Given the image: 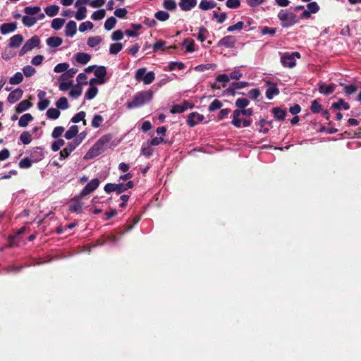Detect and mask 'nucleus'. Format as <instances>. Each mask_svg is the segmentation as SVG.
Here are the masks:
<instances>
[{"instance_id": "obj_5", "label": "nucleus", "mask_w": 361, "mask_h": 361, "mask_svg": "<svg viewBox=\"0 0 361 361\" xmlns=\"http://www.w3.org/2000/svg\"><path fill=\"white\" fill-rule=\"evenodd\" d=\"M99 185V180L98 178H94L90 182H89L82 189L80 192V196H86L90 193L94 191Z\"/></svg>"}, {"instance_id": "obj_64", "label": "nucleus", "mask_w": 361, "mask_h": 361, "mask_svg": "<svg viewBox=\"0 0 361 361\" xmlns=\"http://www.w3.org/2000/svg\"><path fill=\"white\" fill-rule=\"evenodd\" d=\"M183 46L186 47V51L189 53H192L195 51V44L193 42H189V39L188 38L185 39L183 42Z\"/></svg>"}, {"instance_id": "obj_51", "label": "nucleus", "mask_w": 361, "mask_h": 361, "mask_svg": "<svg viewBox=\"0 0 361 361\" xmlns=\"http://www.w3.org/2000/svg\"><path fill=\"white\" fill-rule=\"evenodd\" d=\"M250 102L247 98H238L236 99L235 104L238 109H243L248 106Z\"/></svg>"}, {"instance_id": "obj_41", "label": "nucleus", "mask_w": 361, "mask_h": 361, "mask_svg": "<svg viewBox=\"0 0 361 361\" xmlns=\"http://www.w3.org/2000/svg\"><path fill=\"white\" fill-rule=\"evenodd\" d=\"M102 42V38L99 36L90 37L87 39V45L90 47H95L98 44H99Z\"/></svg>"}, {"instance_id": "obj_12", "label": "nucleus", "mask_w": 361, "mask_h": 361, "mask_svg": "<svg viewBox=\"0 0 361 361\" xmlns=\"http://www.w3.org/2000/svg\"><path fill=\"white\" fill-rule=\"evenodd\" d=\"M23 94V91L20 88H17L10 92L7 100L10 104H14L21 99Z\"/></svg>"}, {"instance_id": "obj_57", "label": "nucleus", "mask_w": 361, "mask_h": 361, "mask_svg": "<svg viewBox=\"0 0 361 361\" xmlns=\"http://www.w3.org/2000/svg\"><path fill=\"white\" fill-rule=\"evenodd\" d=\"M83 137H78L71 142H69L67 147L72 151H73L82 142Z\"/></svg>"}, {"instance_id": "obj_10", "label": "nucleus", "mask_w": 361, "mask_h": 361, "mask_svg": "<svg viewBox=\"0 0 361 361\" xmlns=\"http://www.w3.org/2000/svg\"><path fill=\"white\" fill-rule=\"evenodd\" d=\"M249 83L245 81L232 82L231 85L226 90V92L231 96L235 94V90L244 88L248 86Z\"/></svg>"}, {"instance_id": "obj_44", "label": "nucleus", "mask_w": 361, "mask_h": 361, "mask_svg": "<svg viewBox=\"0 0 361 361\" xmlns=\"http://www.w3.org/2000/svg\"><path fill=\"white\" fill-rule=\"evenodd\" d=\"M94 75L99 79H104L106 75V68L105 66H98L94 71Z\"/></svg>"}, {"instance_id": "obj_53", "label": "nucleus", "mask_w": 361, "mask_h": 361, "mask_svg": "<svg viewBox=\"0 0 361 361\" xmlns=\"http://www.w3.org/2000/svg\"><path fill=\"white\" fill-rule=\"evenodd\" d=\"M32 161L28 157H25L20 161L18 166L21 169H28L31 167Z\"/></svg>"}, {"instance_id": "obj_2", "label": "nucleus", "mask_w": 361, "mask_h": 361, "mask_svg": "<svg viewBox=\"0 0 361 361\" xmlns=\"http://www.w3.org/2000/svg\"><path fill=\"white\" fill-rule=\"evenodd\" d=\"M278 18L281 21V25L283 27H290L298 22V18L295 13L285 10L279 11Z\"/></svg>"}, {"instance_id": "obj_46", "label": "nucleus", "mask_w": 361, "mask_h": 361, "mask_svg": "<svg viewBox=\"0 0 361 361\" xmlns=\"http://www.w3.org/2000/svg\"><path fill=\"white\" fill-rule=\"evenodd\" d=\"M59 88L61 91H63V92L67 91L73 85V80H70V81L59 80Z\"/></svg>"}, {"instance_id": "obj_11", "label": "nucleus", "mask_w": 361, "mask_h": 361, "mask_svg": "<svg viewBox=\"0 0 361 361\" xmlns=\"http://www.w3.org/2000/svg\"><path fill=\"white\" fill-rule=\"evenodd\" d=\"M281 62L284 67L290 68H293L295 65V59H293V55H290V53H284L281 57Z\"/></svg>"}, {"instance_id": "obj_43", "label": "nucleus", "mask_w": 361, "mask_h": 361, "mask_svg": "<svg viewBox=\"0 0 361 361\" xmlns=\"http://www.w3.org/2000/svg\"><path fill=\"white\" fill-rule=\"evenodd\" d=\"M116 23L117 20L116 19V18L113 16L109 17L106 19V20L104 23V28L106 30H111L115 27Z\"/></svg>"}, {"instance_id": "obj_50", "label": "nucleus", "mask_w": 361, "mask_h": 361, "mask_svg": "<svg viewBox=\"0 0 361 361\" xmlns=\"http://www.w3.org/2000/svg\"><path fill=\"white\" fill-rule=\"evenodd\" d=\"M106 16V11L104 9H100L97 11H94L92 16L91 18L93 20H100L103 19Z\"/></svg>"}, {"instance_id": "obj_63", "label": "nucleus", "mask_w": 361, "mask_h": 361, "mask_svg": "<svg viewBox=\"0 0 361 361\" xmlns=\"http://www.w3.org/2000/svg\"><path fill=\"white\" fill-rule=\"evenodd\" d=\"M86 116V114L85 111H80L78 114H76L74 116L72 117L71 121L72 123H76L85 118Z\"/></svg>"}, {"instance_id": "obj_6", "label": "nucleus", "mask_w": 361, "mask_h": 361, "mask_svg": "<svg viewBox=\"0 0 361 361\" xmlns=\"http://www.w3.org/2000/svg\"><path fill=\"white\" fill-rule=\"evenodd\" d=\"M195 104L192 102L185 100L182 104H175L172 106L171 112L172 114H180L186 111L188 109H192Z\"/></svg>"}, {"instance_id": "obj_35", "label": "nucleus", "mask_w": 361, "mask_h": 361, "mask_svg": "<svg viewBox=\"0 0 361 361\" xmlns=\"http://www.w3.org/2000/svg\"><path fill=\"white\" fill-rule=\"evenodd\" d=\"M154 17L157 20L164 22L166 21L169 17L170 15L168 12L164 11H159L154 13Z\"/></svg>"}, {"instance_id": "obj_60", "label": "nucleus", "mask_w": 361, "mask_h": 361, "mask_svg": "<svg viewBox=\"0 0 361 361\" xmlns=\"http://www.w3.org/2000/svg\"><path fill=\"white\" fill-rule=\"evenodd\" d=\"M178 68L179 70H183L185 68V64L182 62L172 61L169 64V71H172Z\"/></svg>"}, {"instance_id": "obj_8", "label": "nucleus", "mask_w": 361, "mask_h": 361, "mask_svg": "<svg viewBox=\"0 0 361 361\" xmlns=\"http://www.w3.org/2000/svg\"><path fill=\"white\" fill-rule=\"evenodd\" d=\"M104 151V147H100L97 142L89 149L85 155V159H92L99 156Z\"/></svg>"}, {"instance_id": "obj_9", "label": "nucleus", "mask_w": 361, "mask_h": 361, "mask_svg": "<svg viewBox=\"0 0 361 361\" xmlns=\"http://www.w3.org/2000/svg\"><path fill=\"white\" fill-rule=\"evenodd\" d=\"M236 43V38L233 35H228L221 39L218 42L219 47H225L226 48H233Z\"/></svg>"}, {"instance_id": "obj_39", "label": "nucleus", "mask_w": 361, "mask_h": 361, "mask_svg": "<svg viewBox=\"0 0 361 361\" xmlns=\"http://www.w3.org/2000/svg\"><path fill=\"white\" fill-rule=\"evenodd\" d=\"M98 92V88L95 86H90L85 94L87 99H92L94 98Z\"/></svg>"}, {"instance_id": "obj_22", "label": "nucleus", "mask_w": 361, "mask_h": 361, "mask_svg": "<svg viewBox=\"0 0 361 361\" xmlns=\"http://www.w3.org/2000/svg\"><path fill=\"white\" fill-rule=\"evenodd\" d=\"M23 41V37L21 35H16L10 38L8 46L10 47H18Z\"/></svg>"}, {"instance_id": "obj_52", "label": "nucleus", "mask_w": 361, "mask_h": 361, "mask_svg": "<svg viewBox=\"0 0 361 361\" xmlns=\"http://www.w3.org/2000/svg\"><path fill=\"white\" fill-rule=\"evenodd\" d=\"M310 110L314 114H318L322 111V106L318 99H314L311 102Z\"/></svg>"}, {"instance_id": "obj_25", "label": "nucleus", "mask_w": 361, "mask_h": 361, "mask_svg": "<svg viewBox=\"0 0 361 361\" xmlns=\"http://www.w3.org/2000/svg\"><path fill=\"white\" fill-rule=\"evenodd\" d=\"M33 119L34 118L30 114H25L20 118L18 126L25 128L28 125L29 122L32 121Z\"/></svg>"}, {"instance_id": "obj_49", "label": "nucleus", "mask_w": 361, "mask_h": 361, "mask_svg": "<svg viewBox=\"0 0 361 361\" xmlns=\"http://www.w3.org/2000/svg\"><path fill=\"white\" fill-rule=\"evenodd\" d=\"M103 121L104 118L101 115L96 114L92 120V126L94 128H97L101 126Z\"/></svg>"}, {"instance_id": "obj_23", "label": "nucleus", "mask_w": 361, "mask_h": 361, "mask_svg": "<svg viewBox=\"0 0 361 361\" xmlns=\"http://www.w3.org/2000/svg\"><path fill=\"white\" fill-rule=\"evenodd\" d=\"M46 42L49 47L56 48L62 44L63 39L59 37H50L47 39Z\"/></svg>"}, {"instance_id": "obj_30", "label": "nucleus", "mask_w": 361, "mask_h": 361, "mask_svg": "<svg viewBox=\"0 0 361 361\" xmlns=\"http://www.w3.org/2000/svg\"><path fill=\"white\" fill-rule=\"evenodd\" d=\"M72 90L69 92V96L73 98H78L82 94V88L80 84L73 85Z\"/></svg>"}, {"instance_id": "obj_29", "label": "nucleus", "mask_w": 361, "mask_h": 361, "mask_svg": "<svg viewBox=\"0 0 361 361\" xmlns=\"http://www.w3.org/2000/svg\"><path fill=\"white\" fill-rule=\"evenodd\" d=\"M61 115L60 111L57 108H50L47 111L46 116L49 119L56 120Z\"/></svg>"}, {"instance_id": "obj_17", "label": "nucleus", "mask_w": 361, "mask_h": 361, "mask_svg": "<svg viewBox=\"0 0 361 361\" xmlns=\"http://www.w3.org/2000/svg\"><path fill=\"white\" fill-rule=\"evenodd\" d=\"M77 32V24L73 20H70L65 29V35L67 37H73Z\"/></svg>"}, {"instance_id": "obj_7", "label": "nucleus", "mask_w": 361, "mask_h": 361, "mask_svg": "<svg viewBox=\"0 0 361 361\" xmlns=\"http://www.w3.org/2000/svg\"><path fill=\"white\" fill-rule=\"evenodd\" d=\"M204 119V116L202 114H200L197 112H192L188 116L187 123L190 127H194Z\"/></svg>"}, {"instance_id": "obj_56", "label": "nucleus", "mask_w": 361, "mask_h": 361, "mask_svg": "<svg viewBox=\"0 0 361 361\" xmlns=\"http://www.w3.org/2000/svg\"><path fill=\"white\" fill-rule=\"evenodd\" d=\"M69 67V64L67 63H61L57 64L54 68V71L56 73H64Z\"/></svg>"}, {"instance_id": "obj_13", "label": "nucleus", "mask_w": 361, "mask_h": 361, "mask_svg": "<svg viewBox=\"0 0 361 361\" xmlns=\"http://www.w3.org/2000/svg\"><path fill=\"white\" fill-rule=\"evenodd\" d=\"M267 84L269 87L266 91V97L267 99H271L274 96L278 95L280 92L276 84L269 81L267 82Z\"/></svg>"}, {"instance_id": "obj_3", "label": "nucleus", "mask_w": 361, "mask_h": 361, "mask_svg": "<svg viewBox=\"0 0 361 361\" xmlns=\"http://www.w3.org/2000/svg\"><path fill=\"white\" fill-rule=\"evenodd\" d=\"M146 68H141L136 71L135 79L138 81H142L145 85H149L153 82L155 79V74L153 71L146 73Z\"/></svg>"}, {"instance_id": "obj_21", "label": "nucleus", "mask_w": 361, "mask_h": 361, "mask_svg": "<svg viewBox=\"0 0 361 361\" xmlns=\"http://www.w3.org/2000/svg\"><path fill=\"white\" fill-rule=\"evenodd\" d=\"M77 72H78L77 68H72L70 69L68 68L63 73H62L61 75V76L59 78V80L68 81V80L73 78L74 75L76 74Z\"/></svg>"}, {"instance_id": "obj_45", "label": "nucleus", "mask_w": 361, "mask_h": 361, "mask_svg": "<svg viewBox=\"0 0 361 361\" xmlns=\"http://www.w3.org/2000/svg\"><path fill=\"white\" fill-rule=\"evenodd\" d=\"M20 140L24 145H28L32 141L31 134L28 131H23L20 135Z\"/></svg>"}, {"instance_id": "obj_28", "label": "nucleus", "mask_w": 361, "mask_h": 361, "mask_svg": "<svg viewBox=\"0 0 361 361\" xmlns=\"http://www.w3.org/2000/svg\"><path fill=\"white\" fill-rule=\"evenodd\" d=\"M59 6L57 5H51L44 8L45 13L49 17H54L58 14Z\"/></svg>"}, {"instance_id": "obj_4", "label": "nucleus", "mask_w": 361, "mask_h": 361, "mask_svg": "<svg viewBox=\"0 0 361 361\" xmlns=\"http://www.w3.org/2000/svg\"><path fill=\"white\" fill-rule=\"evenodd\" d=\"M40 39L39 37L37 35L32 37L30 39L27 40V42L22 47L19 55L20 56L25 55L29 51H31L35 47H37L39 45Z\"/></svg>"}, {"instance_id": "obj_1", "label": "nucleus", "mask_w": 361, "mask_h": 361, "mask_svg": "<svg viewBox=\"0 0 361 361\" xmlns=\"http://www.w3.org/2000/svg\"><path fill=\"white\" fill-rule=\"evenodd\" d=\"M154 92L152 90L141 91L136 93L131 101L126 104L127 109H132L141 107L149 103L153 98Z\"/></svg>"}, {"instance_id": "obj_47", "label": "nucleus", "mask_w": 361, "mask_h": 361, "mask_svg": "<svg viewBox=\"0 0 361 361\" xmlns=\"http://www.w3.org/2000/svg\"><path fill=\"white\" fill-rule=\"evenodd\" d=\"M222 106V102L220 100L216 99L209 104L208 110L210 112H213L216 110L220 109Z\"/></svg>"}, {"instance_id": "obj_38", "label": "nucleus", "mask_w": 361, "mask_h": 361, "mask_svg": "<svg viewBox=\"0 0 361 361\" xmlns=\"http://www.w3.org/2000/svg\"><path fill=\"white\" fill-rule=\"evenodd\" d=\"M87 16V8L85 6H80L75 14V18L78 20H84Z\"/></svg>"}, {"instance_id": "obj_40", "label": "nucleus", "mask_w": 361, "mask_h": 361, "mask_svg": "<svg viewBox=\"0 0 361 361\" xmlns=\"http://www.w3.org/2000/svg\"><path fill=\"white\" fill-rule=\"evenodd\" d=\"M23 80V75L20 72H17L9 79V83L11 85H18Z\"/></svg>"}, {"instance_id": "obj_24", "label": "nucleus", "mask_w": 361, "mask_h": 361, "mask_svg": "<svg viewBox=\"0 0 361 361\" xmlns=\"http://www.w3.org/2000/svg\"><path fill=\"white\" fill-rule=\"evenodd\" d=\"M32 106V102L25 99L21 101L16 107V111L17 113H22Z\"/></svg>"}, {"instance_id": "obj_32", "label": "nucleus", "mask_w": 361, "mask_h": 361, "mask_svg": "<svg viewBox=\"0 0 361 361\" xmlns=\"http://www.w3.org/2000/svg\"><path fill=\"white\" fill-rule=\"evenodd\" d=\"M78 133V127L75 125H73L70 127V128L66 132L65 137L67 140H71Z\"/></svg>"}, {"instance_id": "obj_42", "label": "nucleus", "mask_w": 361, "mask_h": 361, "mask_svg": "<svg viewBox=\"0 0 361 361\" xmlns=\"http://www.w3.org/2000/svg\"><path fill=\"white\" fill-rule=\"evenodd\" d=\"M41 11L39 6H26L24 8V12L28 16H34L38 14Z\"/></svg>"}, {"instance_id": "obj_58", "label": "nucleus", "mask_w": 361, "mask_h": 361, "mask_svg": "<svg viewBox=\"0 0 361 361\" xmlns=\"http://www.w3.org/2000/svg\"><path fill=\"white\" fill-rule=\"evenodd\" d=\"M94 27L93 23L91 21H86L82 23L79 26V31L81 32H85L87 29L92 30Z\"/></svg>"}, {"instance_id": "obj_61", "label": "nucleus", "mask_w": 361, "mask_h": 361, "mask_svg": "<svg viewBox=\"0 0 361 361\" xmlns=\"http://www.w3.org/2000/svg\"><path fill=\"white\" fill-rule=\"evenodd\" d=\"M64 128L62 126H57L54 128L51 133V137L54 139L59 138L64 132Z\"/></svg>"}, {"instance_id": "obj_20", "label": "nucleus", "mask_w": 361, "mask_h": 361, "mask_svg": "<svg viewBox=\"0 0 361 361\" xmlns=\"http://www.w3.org/2000/svg\"><path fill=\"white\" fill-rule=\"evenodd\" d=\"M242 109H235L233 112V120L231 121V124L236 128L241 127L242 121L239 117L240 114H242Z\"/></svg>"}, {"instance_id": "obj_31", "label": "nucleus", "mask_w": 361, "mask_h": 361, "mask_svg": "<svg viewBox=\"0 0 361 361\" xmlns=\"http://www.w3.org/2000/svg\"><path fill=\"white\" fill-rule=\"evenodd\" d=\"M56 106L59 110L67 109L69 106L68 102L66 97H61L56 102Z\"/></svg>"}, {"instance_id": "obj_15", "label": "nucleus", "mask_w": 361, "mask_h": 361, "mask_svg": "<svg viewBox=\"0 0 361 361\" xmlns=\"http://www.w3.org/2000/svg\"><path fill=\"white\" fill-rule=\"evenodd\" d=\"M318 90L321 94L327 96L332 94L334 92L335 85H326L325 83H319Z\"/></svg>"}, {"instance_id": "obj_16", "label": "nucleus", "mask_w": 361, "mask_h": 361, "mask_svg": "<svg viewBox=\"0 0 361 361\" xmlns=\"http://www.w3.org/2000/svg\"><path fill=\"white\" fill-rule=\"evenodd\" d=\"M17 28V23H6L1 25L0 32L2 35H6L7 33L13 32Z\"/></svg>"}, {"instance_id": "obj_37", "label": "nucleus", "mask_w": 361, "mask_h": 361, "mask_svg": "<svg viewBox=\"0 0 361 361\" xmlns=\"http://www.w3.org/2000/svg\"><path fill=\"white\" fill-rule=\"evenodd\" d=\"M163 6L167 11H173L177 8V4L175 0H164Z\"/></svg>"}, {"instance_id": "obj_36", "label": "nucleus", "mask_w": 361, "mask_h": 361, "mask_svg": "<svg viewBox=\"0 0 361 361\" xmlns=\"http://www.w3.org/2000/svg\"><path fill=\"white\" fill-rule=\"evenodd\" d=\"M64 23H65V20L63 18H54L51 22V27L52 29H54L55 30H59L63 27Z\"/></svg>"}, {"instance_id": "obj_62", "label": "nucleus", "mask_w": 361, "mask_h": 361, "mask_svg": "<svg viewBox=\"0 0 361 361\" xmlns=\"http://www.w3.org/2000/svg\"><path fill=\"white\" fill-rule=\"evenodd\" d=\"M65 145V141L63 139H59L54 141L51 145V149L54 152H57L61 147Z\"/></svg>"}, {"instance_id": "obj_33", "label": "nucleus", "mask_w": 361, "mask_h": 361, "mask_svg": "<svg viewBox=\"0 0 361 361\" xmlns=\"http://www.w3.org/2000/svg\"><path fill=\"white\" fill-rule=\"evenodd\" d=\"M44 157V154L42 151V148L36 147L33 149L31 153V158L34 161L41 160Z\"/></svg>"}, {"instance_id": "obj_59", "label": "nucleus", "mask_w": 361, "mask_h": 361, "mask_svg": "<svg viewBox=\"0 0 361 361\" xmlns=\"http://www.w3.org/2000/svg\"><path fill=\"white\" fill-rule=\"evenodd\" d=\"M213 18L217 20L218 23L221 24L227 18V15L226 13L219 14L216 11H213Z\"/></svg>"}, {"instance_id": "obj_55", "label": "nucleus", "mask_w": 361, "mask_h": 361, "mask_svg": "<svg viewBox=\"0 0 361 361\" xmlns=\"http://www.w3.org/2000/svg\"><path fill=\"white\" fill-rule=\"evenodd\" d=\"M23 72L26 77L29 78L36 73V70L32 66L27 65L23 67Z\"/></svg>"}, {"instance_id": "obj_54", "label": "nucleus", "mask_w": 361, "mask_h": 361, "mask_svg": "<svg viewBox=\"0 0 361 361\" xmlns=\"http://www.w3.org/2000/svg\"><path fill=\"white\" fill-rule=\"evenodd\" d=\"M216 68V65L214 63H207V64H201L197 66L195 68V70L199 71H204L206 70L212 69L214 70Z\"/></svg>"}, {"instance_id": "obj_18", "label": "nucleus", "mask_w": 361, "mask_h": 361, "mask_svg": "<svg viewBox=\"0 0 361 361\" xmlns=\"http://www.w3.org/2000/svg\"><path fill=\"white\" fill-rule=\"evenodd\" d=\"M271 112L274 116V118L278 121H283L286 118L287 112L285 109H282L281 107H274L271 109Z\"/></svg>"}, {"instance_id": "obj_48", "label": "nucleus", "mask_w": 361, "mask_h": 361, "mask_svg": "<svg viewBox=\"0 0 361 361\" xmlns=\"http://www.w3.org/2000/svg\"><path fill=\"white\" fill-rule=\"evenodd\" d=\"M123 49V44L120 42L114 43L110 45L109 53L111 54H117Z\"/></svg>"}, {"instance_id": "obj_26", "label": "nucleus", "mask_w": 361, "mask_h": 361, "mask_svg": "<svg viewBox=\"0 0 361 361\" xmlns=\"http://www.w3.org/2000/svg\"><path fill=\"white\" fill-rule=\"evenodd\" d=\"M91 59V56L89 54L83 53V52H78L75 55V59L76 61L81 63V64H86Z\"/></svg>"}, {"instance_id": "obj_34", "label": "nucleus", "mask_w": 361, "mask_h": 361, "mask_svg": "<svg viewBox=\"0 0 361 361\" xmlns=\"http://www.w3.org/2000/svg\"><path fill=\"white\" fill-rule=\"evenodd\" d=\"M22 21L25 26L30 27L36 23L37 18L36 17L28 16L27 15L22 18Z\"/></svg>"}, {"instance_id": "obj_27", "label": "nucleus", "mask_w": 361, "mask_h": 361, "mask_svg": "<svg viewBox=\"0 0 361 361\" xmlns=\"http://www.w3.org/2000/svg\"><path fill=\"white\" fill-rule=\"evenodd\" d=\"M343 87V90L346 96H350L355 93L357 90V87L355 85H345L343 83L340 84Z\"/></svg>"}, {"instance_id": "obj_19", "label": "nucleus", "mask_w": 361, "mask_h": 361, "mask_svg": "<svg viewBox=\"0 0 361 361\" xmlns=\"http://www.w3.org/2000/svg\"><path fill=\"white\" fill-rule=\"evenodd\" d=\"M331 108L336 110H348L350 109V104L345 102L343 99L341 98L338 100V102L333 103Z\"/></svg>"}, {"instance_id": "obj_14", "label": "nucleus", "mask_w": 361, "mask_h": 361, "mask_svg": "<svg viewBox=\"0 0 361 361\" xmlns=\"http://www.w3.org/2000/svg\"><path fill=\"white\" fill-rule=\"evenodd\" d=\"M197 0H180L179 6L183 11H188L197 5Z\"/></svg>"}]
</instances>
